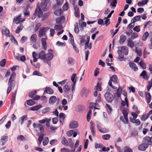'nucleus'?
<instances>
[{"instance_id":"nucleus-38","label":"nucleus","mask_w":152,"mask_h":152,"mask_svg":"<svg viewBox=\"0 0 152 152\" xmlns=\"http://www.w3.org/2000/svg\"><path fill=\"white\" fill-rule=\"evenodd\" d=\"M41 107V105H39L31 108V110L33 111L37 110L39 109Z\"/></svg>"},{"instance_id":"nucleus-27","label":"nucleus","mask_w":152,"mask_h":152,"mask_svg":"<svg viewBox=\"0 0 152 152\" xmlns=\"http://www.w3.org/2000/svg\"><path fill=\"white\" fill-rule=\"evenodd\" d=\"M92 110L91 109L89 110L87 115V120L88 122H89L91 118V115Z\"/></svg>"},{"instance_id":"nucleus-47","label":"nucleus","mask_w":152,"mask_h":152,"mask_svg":"<svg viewBox=\"0 0 152 152\" xmlns=\"http://www.w3.org/2000/svg\"><path fill=\"white\" fill-rule=\"evenodd\" d=\"M62 26L61 25H56L54 26V29L56 31L61 30L62 28Z\"/></svg>"},{"instance_id":"nucleus-14","label":"nucleus","mask_w":152,"mask_h":152,"mask_svg":"<svg viewBox=\"0 0 152 152\" xmlns=\"http://www.w3.org/2000/svg\"><path fill=\"white\" fill-rule=\"evenodd\" d=\"M140 76L142 77L143 78L146 80H148L149 77V76L147 75L146 72L145 70L142 71L140 74Z\"/></svg>"},{"instance_id":"nucleus-4","label":"nucleus","mask_w":152,"mask_h":152,"mask_svg":"<svg viewBox=\"0 0 152 152\" xmlns=\"http://www.w3.org/2000/svg\"><path fill=\"white\" fill-rule=\"evenodd\" d=\"M43 12L41 10L40 7L39 5H37L34 12L31 16V19L33 20L34 19L36 18L37 15L39 18H40Z\"/></svg>"},{"instance_id":"nucleus-39","label":"nucleus","mask_w":152,"mask_h":152,"mask_svg":"<svg viewBox=\"0 0 152 152\" xmlns=\"http://www.w3.org/2000/svg\"><path fill=\"white\" fill-rule=\"evenodd\" d=\"M77 108L79 111H83L85 109V107L83 105H79L77 106Z\"/></svg>"},{"instance_id":"nucleus-43","label":"nucleus","mask_w":152,"mask_h":152,"mask_svg":"<svg viewBox=\"0 0 152 152\" xmlns=\"http://www.w3.org/2000/svg\"><path fill=\"white\" fill-rule=\"evenodd\" d=\"M23 29V26L20 25L17 27L15 33L17 34L19 33L20 31H21Z\"/></svg>"},{"instance_id":"nucleus-30","label":"nucleus","mask_w":152,"mask_h":152,"mask_svg":"<svg viewBox=\"0 0 152 152\" xmlns=\"http://www.w3.org/2000/svg\"><path fill=\"white\" fill-rule=\"evenodd\" d=\"M122 113L125 119L127 121L128 113L127 111L125 109H124L122 110Z\"/></svg>"},{"instance_id":"nucleus-24","label":"nucleus","mask_w":152,"mask_h":152,"mask_svg":"<svg viewBox=\"0 0 152 152\" xmlns=\"http://www.w3.org/2000/svg\"><path fill=\"white\" fill-rule=\"evenodd\" d=\"M101 102L102 99L101 97V94H99L97 96V99H96L95 104L98 106L99 103H101Z\"/></svg>"},{"instance_id":"nucleus-9","label":"nucleus","mask_w":152,"mask_h":152,"mask_svg":"<svg viewBox=\"0 0 152 152\" xmlns=\"http://www.w3.org/2000/svg\"><path fill=\"white\" fill-rule=\"evenodd\" d=\"M78 126V123L76 121H72L69 124V127L71 129L76 128Z\"/></svg>"},{"instance_id":"nucleus-58","label":"nucleus","mask_w":152,"mask_h":152,"mask_svg":"<svg viewBox=\"0 0 152 152\" xmlns=\"http://www.w3.org/2000/svg\"><path fill=\"white\" fill-rule=\"evenodd\" d=\"M33 75L38 76H41L42 74L39 72L37 71H34L33 73Z\"/></svg>"},{"instance_id":"nucleus-62","label":"nucleus","mask_w":152,"mask_h":152,"mask_svg":"<svg viewBox=\"0 0 152 152\" xmlns=\"http://www.w3.org/2000/svg\"><path fill=\"white\" fill-rule=\"evenodd\" d=\"M152 86V83L150 82H149L147 86V91H149L151 87Z\"/></svg>"},{"instance_id":"nucleus-53","label":"nucleus","mask_w":152,"mask_h":152,"mask_svg":"<svg viewBox=\"0 0 152 152\" xmlns=\"http://www.w3.org/2000/svg\"><path fill=\"white\" fill-rule=\"evenodd\" d=\"M37 93L36 91H34L30 92L29 94V96L31 98H33L34 95Z\"/></svg>"},{"instance_id":"nucleus-46","label":"nucleus","mask_w":152,"mask_h":152,"mask_svg":"<svg viewBox=\"0 0 152 152\" xmlns=\"http://www.w3.org/2000/svg\"><path fill=\"white\" fill-rule=\"evenodd\" d=\"M138 36V34L135 32H133L131 35V37L132 39H134L135 38L137 37Z\"/></svg>"},{"instance_id":"nucleus-51","label":"nucleus","mask_w":152,"mask_h":152,"mask_svg":"<svg viewBox=\"0 0 152 152\" xmlns=\"http://www.w3.org/2000/svg\"><path fill=\"white\" fill-rule=\"evenodd\" d=\"M108 112H111L113 110L110 106L108 104H106L105 106Z\"/></svg>"},{"instance_id":"nucleus-23","label":"nucleus","mask_w":152,"mask_h":152,"mask_svg":"<svg viewBox=\"0 0 152 152\" xmlns=\"http://www.w3.org/2000/svg\"><path fill=\"white\" fill-rule=\"evenodd\" d=\"M110 79L114 83H118V78L116 75H113L112 77H110Z\"/></svg>"},{"instance_id":"nucleus-15","label":"nucleus","mask_w":152,"mask_h":152,"mask_svg":"<svg viewBox=\"0 0 152 152\" xmlns=\"http://www.w3.org/2000/svg\"><path fill=\"white\" fill-rule=\"evenodd\" d=\"M57 100V98L56 96H52L49 99V102L50 104H53L55 103Z\"/></svg>"},{"instance_id":"nucleus-26","label":"nucleus","mask_w":152,"mask_h":152,"mask_svg":"<svg viewBox=\"0 0 152 152\" xmlns=\"http://www.w3.org/2000/svg\"><path fill=\"white\" fill-rule=\"evenodd\" d=\"M26 103L28 105L31 106L34 105L35 103V102L34 100L29 99L26 101Z\"/></svg>"},{"instance_id":"nucleus-55","label":"nucleus","mask_w":152,"mask_h":152,"mask_svg":"<svg viewBox=\"0 0 152 152\" xmlns=\"http://www.w3.org/2000/svg\"><path fill=\"white\" fill-rule=\"evenodd\" d=\"M56 45L58 46H64L65 45V43L58 41L56 42Z\"/></svg>"},{"instance_id":"nucleus-22","label":"nucleus","mask_w":152,"mask_h":152,"mask_svg":"<svg viewBox=\"0 0 152 152\" xmlns=\"http://www.w3.org/2000/svg\"><path fill=\"white\" fill-rule=\"evenodd\" d=\"M145 94L147 102L148 103H149L151 100V96L150 93L148 92H145Z\"/></svg>"},{"instance_id":"nucleus-33","label":"nucleus","mask_w":152,"mask_h":152,"mask_svg":"<svg viewBox=\"0 0 152 152\" xmlns=\"http://www.w3.org/2000/svg\"><path fill=\"white\" fill-rule=\"evenodd\" d=\"M71 44L73 46V48L77 53H79V51L78 49L76 46L75 45V44L74 41H71Z\"/></svg>"},{"instance_id":"nucleus-19","label":"nucleus","mask_w":152,"mask_h":152,"mask_svg":"<svg viewBox=\"0 0 152 152\" xmlns=\"http://www.w3.org/2000/svg\"><path fill=\"white\" fill-rule=\"evenodd\" d=\"M141 16L140 15H138L134 17L131 19V23H134L135 22L137 21H141Z\"/></svg>"},{"instance_id":"nucleus-45","label":"nucleus","mask_w":152,"mask_h":152,"mask_svg":"<svg viewBox=\"0 0 152 152\" xmlns=\"http://www.w3.org/2000/svg\"><path fill=\"white\" fill-rule=\"evenodd\" d=\"M63 89L65 92H67L70 91V89L68 85H65L63 87Z\"/></svg>"},{"instance_id":"nucleus-49","label":"nucleus","mask_w":152,"mask_h":152,"mask_svg":"<svg viewBox=\"0 0 152 152\" xmlns=\"http://www.w3.org/2000/svg\"><path fill=\"white\" fill-rule=\"evenodd\" d=\"M117 4V0H113V1L111 2L110 4V6L112 7H115Z\"/></svg>"},{"instance_id":"nucleus-20","label":"nucleus","mask_w":152,"mask_h":152,"mask_svg":"<svg viewBox=\"0 0 152 152\" xmlns=\"http://www.w3.org/2000/svg\"><path fill=\"white\" fill-rule=\"evenodd\" d=\"M23 12L25 17H28L29 16L30 12L28 10V7H26L24 9Z\"/></svg>"},{"instance_id":"nucleus-63","label":"nucleus","mask_w":152,"mask_h":152,"mask_svg":"<svg viewBox=\"0 0 152 152\" xmlns=\"http://www.w3.org/2000/svg\"><path fill=\"white\" fill-rule=\"evenodd\" d=\"M73 133V130H69L67 132L66 134L68 137L71 136Z\"/></svg>"},{"instance_id":"nucleus-11","label":"nucleus","mask_w":152,"mask_h":152,"mask_svg":"<svg viewBox=\"0 0 152 152\" xmlns=\"http://www.w3.org/2000/svg\"><path fill=\"white\" fill-rule=\"evenodd\" d=\"M54 93L53 90L49 87H46L44 91L43 94L44 95L45 94H52Z\"/></svg>"},{"instance_id":"nucleus-57","label":"nucleus","mask_w":152,"mask_h":152,"mask_svg":"<svg viewBox=\"0 0 152 152\" xmlns=\"http://www.w3.org/2000/svg\"><path fill=\"white\" fill-rule=\"evenodd\" d=\"M61 10H56L54 12L55 15H60L61 14Z\"/></svg>"},{"instance_id":"nucleus-6","label":"nucleus","mask_w":152,"mask_h":152,"mask_svg":"<svg viewBox=\"0 0 152 152\" xmlns=\"http://www.w3.org/2000/svg\"><path fill=\"white\" fill-rule=\"evenodd\" d=\"M104 96L107 102L109 103L112 102L114 98L113 95L109 92H106Z\"/></svg>"},{"instance_id":"nucleus-60","label":"nucleus","mask_w":152,"mask_h":152,"mask_svg":"<svg viewBox=\"0 0 152 152\" xmlns=\"http://www.w3.org/2000/svg\"><path fill=\"white\" fill-rule=\"evenodd\" d=\"M120 119L121 121H122L125 124H127L128 122V119L127 121H126V120L125 119L124 117H123L122 116H121L120 118Z\"/></svg>"},{"instance_id":"nucleus-48","label":"nucleus","mask_w":152,"mask_h":152,"mask_svg":"<svg viewBox=\"0 0 152 152\" xmlns=\"http://www.w3.org/2000/svg\"><path fill=\"white\" fill-rule=\"evenodd\" d=\"M6 62V60L5 59H3L0 62V66L2 67L4 66Z\"/></svg>"},{"instance_id":"nucleus-64","label":"nucleus","mask_w":152,"mask_h":152,"mask_svg":"<svg viewBox=\"0 0 152 152\" xmlns=\"http://www.w3.org/2000/svg\"><path fill=\"white\" fill-rule=\"evenodd\" d=\"M60 118H62L64 119L65 118V115L63 113H60L59 114Z\"/></svg>"},{"instance_id":"nucleus-52","label":"nucleus","mask_w":152,"mask_h":152,"mask_svg":"<svg viewBox=\"0 0 152 152\" xmlns=\"http://www.w3.org/2000/svg\"><path fill=\"white\" fill-rule=\"evenodd\" d=\"M73 59L72 57H69L67 60V62L68 64L72 65L73 64Z\"/></svg>"},{"instance_id":"nucleus-1","label":"nucleus","mask_w":152,"mask_h":152,"mask_svg":"<svg viewBox=\"0 0 152 152\" xmlns=\"http://www.w3.org/2000/svg\"><path fill=\"white\" fill-rule=\"evenodd\" d=\"M142 142V144L139 145L138 148L140 150L143 151L145 150L149 145H152V137H145L143 139Z\"/></svg>"},{"instance_id":"nucleus-34","label":"nucleus","mask_w":152,"mask_h":152,"mask_svg":"<svg viewBox=\"0 0 152 152\" xmlns=\"http://www.w3.org/2000/svg\"><path fill=\"white\" fill-rule=\"evenodd\" d=\"M149 35V34L148 32L146 31L145 32L142 36V40L143 41H145L148 37Z\"/></svg>"},{"instance_id":"nucleus-61","label":"nucleus","mask_w":152,"mask_h":152,"mask_svg":"<svg viewBox=\"0 0 152 152\" xmlns=\"http://www.w3.org/2000/svg\"><path fill=\"white\" fill-rule=\"evenodd\" d=\"M24 139H25V138L23 135H18L17 137V139L20 141H23Z\"/></svg>"},{"instance_id":"nucleus-18","label":"nucleus","mask_w":152,"mask_h":152,"mask_svg":"<svg viewBox=\"0 0 152 152\" xmlns=\"http://www.w3.org/2000/svg\"><path fill=\"white\" fill-rule=\"evenodd\" d=\"M65 18L64 16H61L56 19V23L57 24H60L62 20H63V22H64L65 21Z\"/></svg>"},{"instance_id":"nucleus-21","label":"nucleus","mask_w":152,"mask_h":152,"mask_svg":"<svg viewBox=\"0 0 152 152\" xmlns=\"http://www.w3.org/2000/svg\"><path fill=\"white\" fill-rule=\"evenodd\" d=\"M8 138V137L7 136H4L1 137V142H2V145H3L5 144L7 141Z\"/></svg>"},{"instance_id":"nucleus-28","label":"nucleus","mask_w":152,"mask_h":152,"mask_svg":"<svg viewBox=\"0 0 152 152\" xmlns=\"http://www.w3.org/2000/svg\"><path fill=\"white\" fill-rule=\"evenodd\" d=\"M49 15L50 13L49 12H46L44 13V14H43L42 17L41 18H42V20L44 21L49 16Z\"/></svg>"},{"instance_id":"nucleus-12","label":"nucleus","mask_w":152,"mask_h":152,"mask_svg":"<svg viewBox=\"0 0 152 152\" xmlns=\"http://www.w3.org/2000/svg\"><path fill=\"white\" fill-rule=\"evenodd\" d=\"M118 52H121L124 53L125 55H127L128 54V48L126 46H122L121 48V50H118Z\"/></svg>"},{"instance_id":"nucleus-13","label":"nucleus","mask_w":152,"mask_h":152,"mask_svg":"<svg viewBox=\"0 0 152 152\" xmlns=\"http://www.w3.org/2000/svg\"><path fill=\"white\" fill-rule=\"evenodd\" d=\"M1 32L3 35L4 34L7 37H10V30L8 28L5 27H4V28L3 29Z\"/></svg>"},{"instance_id":"nucleus-44","label":"nucleus","mask_w":152,"mask_h":152,"mask_svg":"<svg viewBox=\"0 0 152 152\" xmlns=\"http://www.w3.org/2000/svg\"><path fill=\"white\" fill-rule=\"evenodd\" d=\"M68 3V2H66L63 5L62 8L64 11L67 10L69 8Z\"/></svg>"},{"instance_id":"nucleus-54","label":"nucleus","mask_w":152,"mask_h":152,"mask_svg":"<svg viewBox=\"0 0 152 152\" xmlns=\"http://www.w3.org/2000/svg\"><path fill=\"white\" fill-rule=\"evenodd\" d=\"M117 53L118 54L119 57L120 58V60L121 61L123 60L122 59L124 58V55L123 54H122V53L121 52H118V50L117 51Z\"/></svg>"},{"instance_id":"nucleus-37","label":"nucleus","mask_w":152,"mask_h":152,"mask_svg":"<svg viewBox=\"0 0 152 152\" xmlns=\"http://www.w3.org/2000/svg\"><path fill=\"white\" fill-rule=\"evenodd\" d=\"M74 30L76 33H78L79 32V30L78 27V23L76 22L74 25Z\"/></svg>"},{"instance_id":"nucleus-32","label":"nucleus","mask_w":152,"mask_h":152,"mask_svg":"<svg viewBox=\"0 0 152 152\" xmlns=\"http://www.w3.org/2000/svg\"><path fill=\"white\" fill-rule=\"evenodd\" d=\"M85 36H80V44L81 45H83V44L86 42V40L85 38Z\"/></svg>"},{"instance_id":"nucleus-2","label":"nucleus","mask_w":152,"mask_h":152,"mask_svg":"<svg viewBox=\"0 0 152 152\" xmlns=\"http://www.w3.org/2000/svg\"><path fill=\"white\" fill-rule=\"evenodd\" d=\"M43 36L45 37V38H42L41 40V42L43 49L45 50H46L47 49V46L46 40L47 39V37L46 35L45 28L42 27L39 30L38 36L39 37H41Z\"/></svg>"},{"instance_id":"nucleus-8","label":"nucleus","mask_w":152,"mask_h":152,"mask_svg":"<svg viewBox=\"0 0 152 152\" xmlns=\"http://www.w3.org/2000/svg\"><path fill=\"white\" fill-rule=\"evenodd\" d=\"M90 124V128L91 132V134L94 136H95L96 134V132L95 130L94 124L92 121H91Z\"/></svg>"},{"instance_id":"nucleus-25","label":"nucleus","mask_w":152,"mask_h":152,"mask_svg":"<svg viewBox=\"0 0 152 152\" xmlns=\"http://www.w3.org/2000/svg\"><path fill=\"white\" fill-rule=\"evenodd\" d=\"M127 45L128 46L133 48L134 46V43L132 40L129 38L127 40Z\"/></svg>"},{"instance_id":"nucleus-16","label":"nucleus","mask_w":152,"mask_h":152,"mask_svg":"<svg viewBox=\"0 0 152 152\" xmlns=\"http://www.w3.org/2000/svg\"><path fill=\"white\" fill-rule=\"evenodd\" d=\"M126 39V36L123 35H121L120 37V39L119 41V43L121 45L123 44Z\"/></svg>"},{"instance_id":"nucleus-10","label":"nucleus","mask_w":152,"mask_h":152,"mask_svg":"<svg viewBox=\"0 0 152 152\" xmlns=\"http://www.w3.org/2000/svg\"><path fill=\"white\" fill-rule=\"evenodd\" d=\"M48 1L43 0L42 1L40 4L41 8L44 11H46L48 10L47 8V5Z\"/></svg>"},{"instance_id":"nucleus-29","label":"nucleus","mask_w":152,"mask_h":152,"mask_svg":"<svg viewBox=\"0 0 152 152\" xmlns=\"http://www.w3.org/2000/svg\"><path fill=\"white\" fill-rule=\"evenodd\" d=\"M101 83H100L98 82L96 86L94 87V89L98 90L99 91H102V88L101 87Z\"/></svg>"},{"instance_id":"nucleus-40","label":"nucleus","mask_w":152,"mask_h":152,"mask_svg":"<svg viewBox=\"0 0 152 152\" xmlns=\"http://www.w3.org/2000/svg\"><path fill=\"white\" fill-rule=\"evenodd\" d=\"M110 134H104L102 136L103 139L105 140H108L110 137Z\"/></svg>"},{"instance_id":"nucleus-35","label":"nucleus","mask_w":152,"mask_h":152,"mask_svg":"<svg viewBox=\"0 0 152 152\" xmlns=\"http://www.w3.org/2000/svg\"><path fill=\"white\" fill-rule=\"evenodd\" d=\"M31 41L33 42H35L37 40V35L35 34H33L30 38Z\"/></svg>"},{"instance_id":"nucleus-50","label":"nucleus","mask_w":152,"mask_h":152,"mask_svg":"<svg viewBox=\"0 0 152 152\" xmlns=\"http://www.w3.org/2000/svg\"><path fill=\"white\" fill-rule=\"evenodd\" d=\"M61 142L63 145H65L67 143L68 141L66 139V138L65 137H63L61 140Z\"/></svg>"},{"instance_id":"nucleus-7","label":"nucleus","mask_w":152,"mask_h":152,"mask_svg":"<svg viewBox=\"0 0 152 152\" xmlns=\"http://www.w3.org/2000/svg\"><path fill=\"white\" fill-rule=\"evenodd\" d=\"M102 124L99 122H97V127L99 131L101 133H104L108 132V130L105 128L102 127Z\"/></svg>"},{"instance_id":"nucleus-31","label":"nucleus","mask_w":152,"mask_h":152,"mask_svg":"<svg viewBox=\"0 0 152 152\" xmlns=\"http://www.w3.org/2000/svg\"><path fill=\"white\" fill-rule=\"evenodd\" d=\"M149 115L148 113L145 114L143 115L141 118V120L142 121H145L149 117Z\"/></svg>"},{"instance_id":"nucleus-41","label":"nucleus","mask_w":152,"mask_h":152,"mask_svg":"<svg viewBox=\"0 0 152 152\" xmlns=\"http://www.w3.org/2000/svg\"><path fill=\"white\" fill-rule=\"evenodd\" d=\"M49 141L48 138L47 137H45L42 142L43 145L44 146L46 145L48 143Z\"/></svg>"},{"instance_id":"nucleus-5","label":"nucleus","mask_w":152,"mask_h":152,"mask_svg":"<svg viewBox=\"0 0 152 152\" xmlns=\"http://www.w3.org/2000/svg\"><path fill=\"white\" fill-rule=\"evenodd\" d=\"M15 75V73L14 72H13L11 75L9 80V86L13 88L15 86V82L14 79Z\"/></svg>"},{"instance_id":"nucleus-42","label":"nucleus","mask_w":152,"mask_h":152,"mask_svg":"<svg viewBox=\"0 0 152 152\" xmlns=\"http://www.w3.org/2000/svg\"><path fill=\"white\" fill-rule=\"evenodd\" d=\"M139 64L142 68V69H145L146 68L145 64L142 61H140L139 63Z\"/></svg>"},{"instance_id":"nucleus-56","label":"nucleus","mask_w":152,"mask_h":152,"mask_svg":"<svg viewBox=\"0 0 152 152\" xmlns=\"http://www.w3.org/2000/svg\"><path fill=\"white\" fill-rule=\"evenodd\" d=\"M103 145L102 144H99L97 142H95V148L96 149L98 148H101L102 147Z\"/></svg>"},{"instance_id":"nucleus-59","label":"nucleus","mask_w":152,"mask_h":152,"mask_svg":"<svg viewBox=\"0 0 152 152\" xmlns=\"http://www.w3.org/2000/svg\"><path fill=\"white\" fill-rule=\"evenodd\" d=\"M140 26H136L133 28V30L137 32H139L140 30Z\"/></svg>"},{"instance_id":"nucleus-3","label":"nucleus","mask_w":152,"mask_h":152,"mask_svg":"<svg viewBox=\"0 0 152 152\" xmlns=\"http://www.w3.org/2000/svg\"><path fill=\"white\" fill-rule=\"evenodd\" d=\"M53 57V54L48 53L46 54L45 51L41 50L39 54L38 58H40L42 60H46L47 61L51 60Z\"/></svg>"},{"instance_id":"nucleus-17","label":"nucleus","mask_w":152,"mask_h":152,"mask_svg":"<svg viewBox=\"0 0 152 152\" xmlns=\"http://www.w3.org/2000/svg\"><path fill=\"white\" fill-rule=\"evenodd\" d=\"M130 67L134 71H137L138 68L136 65L134 63H129Z\"/></svg>"},{"instance_id":"nucleus-36","label":"nucleus","mask_w":152,"mask_h":152,"mask_svg":"<svg viewBox=\"0 0 152 152\" xmlns=\"http://www.w3.org/2000/svg\"><path fill=\"white\" fill-rule=\"evenodd\" d=\"M51 110V109L49 107H46L43 109L42 110V113H45L49 112Z\"/></svg>"}]
</instances>
